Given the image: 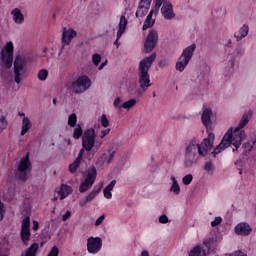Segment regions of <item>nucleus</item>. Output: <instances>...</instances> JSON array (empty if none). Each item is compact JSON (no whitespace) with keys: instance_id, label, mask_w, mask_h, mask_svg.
<instances>
[{"instance_id":"obj_1","label":"nucleus","mask_w":256,"mask_h":256,"mask_svg":"<svg viewBox=\"0 0 256 256\" xmlns=\"http://www.w3.org/2000/svg\"><path fill=\"white\" fill-rule=\"evenodd\" d=\"M251 117H253V113H244L237 127L235 129H233V127H230L227 130L219 145L216 148H214V150L209 154V156H213V158L215 159V157H217V155H219L221 151H225V149H228V147H231V145L234 146L233 151H237V149L241 147L243 141L247 139L245 127H247V125L251 121Z\"/></svg>"},{"instance_id":"obj_2","label":"nucleus","mask_w":256,"mask_h":256,"mask_svg":"<svg viewBox=\"0 0 256 256\" xmlns=\"http://www.w3.org/2000/svg\"><path fill=\"white\" fill-rule=\"evenodd\" d=\"M215 145V134L210 132L208 136L199 143L197 138H193L184 146V167H193L197 163V151L200 157H207V153Z\"/></svg>"},{"instance_id":"obj_3","label":"nucleus","mask_w":256,"mask_h":256,"mask_svg":"<svg viewBox=\"0 0 256 256\" xmlns=\"http://www.w3.org/2000/svg\"><path fill=\"white\" fill-rule=\"evenodd\" d=\"M157 53H152L150 56L145 57L139 63L138 77L140 89L136 91L137 95H143L148 87H151V77L149 76V69L155 63Z\"/></svg>"},{"instance_id":"obj_4","label":"nucleus","mask_w":256,"mask_h":256,"mask_svg":"<svg viewBox=\"0 0 256 256\" xmlns=\"http://www.w3.org/2000/svg\"><path fill=\"white\" fill-rule=\"evenodd\" d=\"M91 87L89 76H79L76 80H70L66 83V89L74 95H81Z\"/></svg>"},{"instance_id":"obj_5","label":"nucleus","mask_w":256,"mask_h":256,"mask_svg":"<svg viewBox=\"0 0 256 256\" xmlns=\"http://www.w3.org/2000/svg\"><path fill=\"white\" fill-rule=\"evenodd\" d=\"M195 49H197V45L191 44L183 50L176 63V71H179L180 73L185 71V68L189 65L191 59H193V55H195Z\"/></svg>"},{"instance_id":"obj_6","label":"nucleus","mask_w":256,"mask_h":256,"mask_svg":"<svg viewBox=\"0 0 256 256\" xmlns=\"http://www.w3.org/2000/svg\"><path fill=\"white\" fill-rule=\"evenodd\" d=\"M155 6L154 11L155 15H159V11L161 9L162 16L167 21H171V19H175V12L173 11V4L169 0H154Z\"/></svg>"},{"instance_id":"obj_7","label":"nucleus","mask_w":256,"mask_h":256,"mask_svg":"<svg viewBox=\"0 0 256 256\" xmlns=\"http://www.w3.org/2000/svg\"><path fill=\"white\" fill-rule=\"evenodd\" d=\"M97 135L95 134V129L88 128L84 131V134L82 135V147L85 149V151H93V147H101L103 145L102 140H98L95 142Z\"/></svg>"},{"instance_id":"obj_8","label":"nucleus","mask_w":256,"mask_h":256,"mask_svg":"<svg viewBox=\"0 0 256 256\" xmlns=\"http://www.w3.org/2000/svg\"><path fill=\"white\" fill-rule=\"evenodd\" d=\"M31 173V162L29 161V152L23 157L16 170V179L25 182L29 179V174Z\"/></svg>"},{"instance_id":"obj_9","label":"nucleus","mask_w":256,"mask_h":256,"mask_svg":"<svg viewBox=\"0 0 256 256\" xmlns=\"http://www.w3.org/2000/svg\"><path fill=\"white\" fill-rule=\"evenodd\" d=\"M97 179V169L92 167L87 170L84 180L81 181L79 186L80 193H87L91 187L95 184Z\"/></svg>"},{"instance_id":"obj_10","label":"nucleus","mask_w":256,"mask_h":256,"mask_svg":"<svg viewBox=\"0 0 256 256\" xmlns=\"http://www.w3.org/2000/svg\"><path fill=\"white\" fill-rule=\"evenodd\" d=\"M1 67L4 69H11L13 66V42H7L1 52Z\"/></svg>"},{"instance_id":"obj_11","label":"nucleus","mask_w":256,"mask_h":256,"mask_svg":"<svg viewBox=\"0 0 256 256\" xmlns=\"http://www.w3.org/2000/svg\"><path fill=\"white\" fill-rule=\"evenodd\" d=\"M215 243V240L213 238H207L203 241L202 244H198L195 247H193L188 256H207V251L211 249V245Z\"/></svg>"},{"instance_id":"obj_12","label":"nucleus","mask_w":256,"mask_h":256,"mask_svg":"<svg viewBox=\"0 0 256 256\" xmlns=\"http://www.w3.org/2000/svg\"><path fill=\"white\" fill-rule=\"evenodd\" d=\"M25 79V61L17 56L14 61V81L19 85Z\"/></svg>"},{"instance_id":"obj_13","label":"nucleus","mask_w":256,"mask_h":256,"mask_svg":"<svg viewBox=\"0 0 256 256\" xmlns=\"http://www.w3.org/2000/svg\"><path fill=\"white\" fill-rule=\"evenodd\" d=\"M20 237L24 245H29V241H31V217L29 216L22 220Z\"/></svg>"},{"instance_id":"obj_14","label":"nucleus","mask_w":256,"mask_h":256,"mask_svg":"<svg viewBox=\"0 0 256 256\" xmlns=\"http://www.w3.org/2000/svg\"><path fill=\"white\" fill-rule=\"evenodd\" d=\"M103 247V239L101 237H89L87 239V251L91 255H97Z\"/></svg>"},{"instance_id":"obj_15","label":"nucleus","mask_w":256,"mask_h":256,"mask_svg":"<svg viewBox=\"0 0 256 256\" xmlns=\"http://www.w3.org/2000/svg\"><path fill=\"white\" fill-rule=\"evenodd\" d=\"M157 41H159V34L156 30H150L144 43L145 53H151L157 47Z\"/></svg>"},{"instance_id":"obj_16","label":"nucleus","mask_w":256,"mask_h":256,"mask_svg":"<svg viewBox=\"0 0 256 256\" xmlns=\"http://www.w3.org/2000/svg\"><path fill=\"white\" fill-rule=\"evenodd\" d=\"M102 189H103V183H101L98 186H94L92 191L89 192L84 198H82L79 201V206L85 207L87 203H91V201H93L95 199V197H97V195H99V193H101Z\"/></svg>"},{"instance_id":"obj_17","label":"nucleus","mask_w":256,"mask_h":256,"mask_svg":"<svg viewBox=\"0 0 256 256\" xmlns=\"http://www.w3.org/2000/svg\"><path fill=\"white\" fill-rule=\"evenodd\" d=\"M252 231L253 228H251V225L247 222H240L234 228V233H236V235H241L242 237H249Z\"/></svg>"},{"instance_id":"obj_18","label":"nucleus","mask_w":256,"mask_h":256,"mask_svg":"<svg viewBox=\"0 0 256 256\" xmlns=\"http://www.w3.org/2000/svg\"><path fill=\"white\" fill-rule=\"evenodd\" d=\"M126 29H127V18L122 15L120 17V22L118 25L117 38L114 42V45L117 47V49H119V45H121V43H119V39L123 37V33H125Z\"/></svg>"},{"instance_id":"obj_19","label":"nucleus","mask_w":256,"mask_h":256,"mask_svg":"<svg viewBox=\"0 0 256 256\" xmlns=\"http://www.w3.org/2000/svg\"><path fill=\"white\" fill-rule=\"evenodd\" d=\"M152 0H141L136 11L137 18H143L147 13H149V7H151Z\"/></svg>"},{"instance_id":"obj_20","label":"nucleus","mask_w":256,"mask_h":256,"mask_svg":"<svg viewBox=\"0 0 256 256\" xmlns=\"http://www.w3.org/2000/svg\"><path fill=\"white\" fill-rule=\"evenodd\" d=\"M74 37H77V32L73 29L63 28L62 33V45H69L73 41Z\"/></svg>"},{"instance_id":"obj_21","label":"nucleus","mask_w":256,"mask_h":256,"mask_svg":"<svg viewBox=\"0 0 256 256\" xmlns=\"http://www.w3.org/2000/svg\"><path fill=\"white\" fill-rule=\"evenodd\" d=\"M247 35H249V25H247V24H243L240 27V29L234 33V37L237 42L243 41V39H245V37H247Z\"/></svg>"},{"instance_id":"obj_22","label":"nucleus","mask_w":256,"mask_h":256,"mask_svg":"<svg viewBox=\"0 0 256 256\" xmlns=\"http://www.w3.org/2000/svg\"><path fill=\"white\" fill-rule=\"evenodd\" d=\"M57 193L60 195V200L63 201V199H67L73 193V189L67 184H62Z\"/></svg>"},{"instance_id":"obj_23","label":"nucleus","mask_w":256,"mask_h":256,"mask_svg":"<svg viewBox=\"0 0 256 256\" xmlns=\"http://www.w3.org/2000/svg\"><path fill=\"white\" fill-rule=\"evenodd\" d=\"M153 15H155V9L152 8L149 12L148 16L146 17L144 24L142 26L143 31H147V29H150V27H153L155 25V18H153Z\"/></svg>"},{"instance_id":"obj_24","label":"nucleus","mask_w":256,"mask_h":256,"mask_svg":"<svg viewBox=\"0 0 256 256\" xmlns=\"http://www.w3.org/2000/svg\"><path fill=\"white\" fill-rule=\"evenodd\" d=\"M12 19L16 25H22V23L25 21V16H23V13L19 8H14L11 11Z\"/></svg>"},{"instance_id":"obj_25","label":"nucleus","mask_w":256,"mask_h":256,"mask_svg":"<svg viewBox=\"0 0 256 256\" xmlns=\"http://www.w3.org/2000/svg\"><path fill=\"white\" fill-rule=\"evenodd\" d=\"M171 185L169 188L170 193L172 195H181V186H179V182L177 181V178L175 176L170 177Z\"/></svg>"},{"instance_id":"obj_26","label":"nucleus","mask_w":256,"mask_h":256,"mask_svg":"<svg viewBox=\"0 0 256 256\" xmlns=\"http://www.w3.org/2000/svg\"><path fill=\"white\" fill-rule=\"evenodd\" d=\"M115 159V150H108V154L104 153L100 157V161H102L103 165H110V163H113V160Z\"/></svg>"},{"instance_id":"obj_27","label":"nucleus","mask_w":256,"mask_h":256,"mask_svg":"<svg viewBox=\"0 0 256 256\" xmlns=\"http://www.w3.org/2000/svg\"><path fill=\"white\" fill-rule=\"evenodd\" d=\"M33 127V123H31V119L29 117H24L22 119V126H21V132L20 135L23 137L24 135H27L29 133V130Z\"/></svg>"},{"instance_id":"obj_28","label":"nucleus","mask_w":256,"mask_h":256,"mask_svg":"<svg viewBox=\"0 0 256 256\" xmlns=\"http://www.w3.org/2000/svg\"><path fill=\"white\" fill-rule=\"evenodd\" d=\"M211 115H213V112L211 111V109L209 108L204 109L201 116V120L203 125H205L206 127H209L211 125Z\"/></svg>"},{"instance_id":"obj_29","label":"nucleus","mask_w":256,"mask_h":256,"mask_svg":"<svg viewBox=\"0 0 256 256\" xmlns=\"http://www.w3.org/2000/svg\"><path fill=\"white\" fill-rule=\"evenodd\" d=\"M243 55V50L237 49L233 53L228 54L227 59L230 67H235V57H241Z\"/></svg>"},{"instance_id":"obj_30","label":"nucleus","mask_w":256,"mask_h":256,"mask_svg":"<svg viewBox=\"0 0 256 256\" xmlns=\"http://www.w3.org/2000/svg\"><path fill=\"white\" fill-rule=\"evenodd\" d=\"M39 251V243H33L31 246L21 254V256H37Z\"/></svg>"},{"instance_id":"obj_31","label":"nucleus","mask_w":256,"mask_h":256,"mask_svg":"<svg viewBox=\"0 0 256 256\" xmlns=\"http://www.w3.org/2000/svg\"><path fill=\"white\" fill-rule=\"evenodd\" d=\"M136 105H137V99L132 98L122 103V109H125L126 111H131V109H133V107H135Z\"/></svg>"},{"instance_id":"obj_32","label":"nucleus","mask_w":256,"mask_h":256,"mask_svg":"<svg viewBox=\"0 0 256 256\" xmlns=\"http://www.w3.org/2000/svg\"><path fill=\"white\" fill-rule=\"evenodd\" d=\"M204 171L207 175H213L215 173V164L212 161H206L204 164Z\"/></svg>"},{"instance_id":"obj_33","label":"nucleus","mask_w":256,"mask_h":256,"mask_svg":"<svg viewBox=\"0 0 256 256\" xmlns=\"http://www.w3.org/2000/svg\"><path fill=\"white\" fill-rule=\"evenodd\" d=\"M83 134H84L83 128L81 127V125L80 124L76 125L73 131V138L80 139L81 137H83Z\"/></svg>"},{"instance_id":"obj_34","label":"nucleus","mask_w":256,"mask_h":256,"mask_svg":"<svg viewBox=\"0 0 256 256\" xmlns=\"http://www.w3.org/2000/svg\"><path fill=\"white\" fill-rule=\"evenodd\" d=\"M81 161L79 159H75L74 162L72 164L69 165V171L70 173H76L77 169H79V165H81Z\"/></svg>"},{"instance_id":"obj_35","label":"nucleus","mask_w":256,"mask_h":256,"mask_svg":"<svg viewBox=\"0 0 256 256\" xmlns=\"http://www.w3.org/2000/svg\"><path fill=\"white\" fill-rule=\"evenodd\" d=\"M37 77L39 81H47V78L49 77V71H47V69H41L39 70Z\"/></svg>"},{"instance_id":"obj_36","label":"nucleus","mask_w":256,"mask_h":256,"mask_svg":"<svg viewBox=\"0 0 256 256\" xmlns=\"http://www.w3.org/2000/svg\"><path fill=\"white\" fill-rule=\"evenodd\" d=\"M68 125L70 127H75L77 125V114L72 113L68 118Z\"/></svg>"},{"instance_id":"obj_37","label":"nucleus","mask_w":256,"mask_h":256,"mask_svg":"<svg viewBox=\"0 0 256 256\" xmlns=\"http://www.w3.org/2000/svg\"><path fill=\"white\" fill-rule=\"evenodd\" d=\"M192 182H193L192 174H187L182 178L183 185H191Z\"/></svg>"},{"instance_id":"obj_38","label":"nucleus","mask_w":256,"mask_h":256,"mask_svg":"<svg viewBox=\"0 0 256 256\" xmlns=\"http://www.w3.org/2000/svg\"><path fill=\"white\" fill-rule=\"evenodd\" d=\"M114 107L115 109H118V111H121V109H123V101L121 100V98H116L114 100Z\"/></svg>"},{"instance_id":"obj_39","label":"nucleus","mask_w":256,"mask_h":256,"mask_svg":"<svg viewBox=\"0 0 256 256\" xmlns=\"http://www.w3.org/2000/svg\"><path fill=\"white\" fill-rule=\"evenodd\" d=\"M222 222L223 218H221V216H218L211 222V227H217V225H221Z\"/></svg>"},{"instance_id":"obj_40","label":"nucleus","mask_w":256,"mask_h":256,"mask_svg":"<svg viewBox=\"0 0 256 256\" xmlns=\"http://www.w3.org/2000/svg\"><path fill=\"white\" fill-rule=\"evenodd\" d=\"M47 256H59V247L53 246Z\"/></svg>"},{"instance_id":"obj_41","label":"nucleus","mask_w":256,"mask_h":256,"mask_svg":"<svg viewBox=\"0 0 256 256\" xmlns=\"http://www.w3.org/2000/svg\"><path fill=\"white\" fill-rule=\"evenodd\" d=\"M100 123L102 127H107L109 125V119H107V115L103 114L101 116Z\"/></svg>"},{"instance_id":"obj_42","label":"nucleus","mask_w":256,"mask_h":256,"mask_svg":"<svg viewBox=\"0 0 256 256\" xmlns=\"http://www.w3.org/2000/svg\"><path fill=\"white\" fill-rule=\"evenodd\" d=\"M92 61L94 63V65H99V63H101V56L98 54V53H95L93 56H92Z\"/></svg>"},{"instance_id":"obj_43","label":"nucleus","mask_w":256,"mask_h":256,"mask_svg":"<svg viewBox=\"0 0 256 256\" xmlns=\"http://www.w3.org/2000/svg\"><path fill=\"white\" fill-rule=\"evenodd\" d=\"M3 217H5V204L0 201V221H3Z\"/></svg>"},{"instance_id":"obj_44","label":"nucleus","mask_w":256,"mask_h":256,"mask_svg":"<svg viewBox=\"0 0 256 256\" xmlns=\"http://www.w3.org/2000/svg\"><path fill=\"white\" fill-rule=\"evenodd\" d=\"M9 248H7V243H0V255H4L3 253H7Z\"/></svg>"},{"instance_id":"obj_45","label":"nucleus","mask_w":256,"mask_h":256,"mask_svg":"<svg viewBox=\"0 0 256 256\" xmlns=\"http://www.w3.org/2000/svg\"><path fill=\"white\" fill-rule=\"evenodd\" d=\"M0 123H2L3 127H7V118L3 116V110H0Z\"/></svg>"},{"instance_id":"obj_46","label":"nucleus","mask_w":256,"mask_h":256,"mask_svg":"<svg viewBox=\"0 0 256 256\" xmlns=\"http://www.w3.org/2000/svg\"><path fill=\"white\" fill-rule=\"evenodd\" d=\"M117 185V180H112L106 187L105 189L108 191H113V187Z\"/></svg>"},{"instance_id":"obj_47","label":"nucleus","mask_w":256,"mask_h":256,"mask_svg":"<svg viewBox=\"0 0 256 256\" xmlns=\"http://www.w3.org/2000/svg\"><path fill=\"white\" fill-rule=\"evenodd\" d=\"M103 221H105V214H102L99 218H97V220L95 221V226L99 227V225H101Z\"/></svg>"},{"instance_id":"obj_48","label":"nucleus","mask_w":256,"mask_h":256,"mask_svg":"<svg viewBox=\"0 0 256 256\" xmlns=\"http://www.w3.org/2000/svg\"><path fill=\"white\" fill-rule=\"evenodd\" d=\"M103 193L106 199H111V197H113V193H111V190H107L106 188H104Z\"/></svg>"},{"instance_id":"obj_49","label":"nucleus","mask_w":256,"mask_h":256,"mask_svg":"<svg viewBox=\"0 0 256 256\" xmlns=\"http://www.w3.org/2000/svg\"><path fill=\"white\" fill-rule=\"evenodd\" d=\"M135 89H137V84L135 82L130 83L128 86V92L132 94L135 91Z\"/></svg>"},{"instance_id":"obj_50","label":"nucleus","mask_w":256,"mask_h":256,"mask_svg":"<svg viewBox=\"0 0 256 256\" xmlns=\"http://www.w3.org/2000/svg\"><path fill=\"white\" fill-rule=\"evenodd\" d=\"M109 133H111V129H105L101 131V135H100V139H104L105 137H107V135H109Z\"/></svg>"},{"instance_id":"obj_51","label":"nucleus","mask_w":256,"mask_h":256,"mask_svg":"<svg viewBox=\"0 0 256 256\" xmlns=\"http://www.w3.org/2000/svg\"><path fill=\"white\" fill-rule=\"evenodd\" d=\"M159 223H169V218L167 217V215H162L159 217Z\"/></svg>"},{"instance_id":"obj_52","label":"nucleus","mask_w":256,"mask_h":256,"mask_svg":"<svg viewBox=\"0 0 256 256\" xmlns=\"http://www.w3.org/2000/svg\"><path fill=\"white\" fill-rule=\"evenodd\" d=\"M85 148L83 147L82 149H80V151H79V154H78V156H77V158L76 159H78V160H80V161H83V155H85Z\"/></svg>"},{"instance_id":"obj_53","label":"nucleus","mask_w":256,"mask_h":256,"mask_svg":"<svg viewBox=\"0 0 256 256\" xmlns=\"http://www.w3.org/2000/svg\"><path fill=\"white\" fill-rule=\"evenodd\" d=\"M71 217V211L67 210L65 214L62 216V221H67Z\"/></svg>"},{"instance_id":"obj_54","label":"nucleus","mask_w":256,"mask_h":256,"mask_svg":"<svg viewBox=\"0 0 256 256\" xmlns=\"http://www.w3.org/2000/svg\"><path fill=\"white\" fill-rule=\"evenodd\" d=\"M33 231H38L39 230V222L33 220Z\"/></svg>"},{"instance_id":"obj_55","label":"nucleus","mask_w":256,"mask_h":256,"mask_svg":"<svg viewBox=\"0 0 256 256\" xmlns=\"http://www.w3.org/2000/svg\"><path fill=\"white\" fill-rule=\"evenodd\" d=\"M158 65L161 69H165V67H167L169 65V63H167L165 61H160Z\"/></svg>"},{"instance_id":"obj_56","label":"nucleus","mask_w":256,"mask_h":256,"mask_svg":"<svg viewBox=\"0 0 256 256\" xmlns=\"http://www.w3.org/2000/svg\"><path fill=\"white\" fill-rule=\"evenodd\" d=\"M106 65H107V61L103 62V63L98 67L99 71L103 70V68L106 67Z\"/></svg>"},{"instance_id":"obj_57","label":"nucleus","mask_w":256,"mask_h":256,"mask_svg":"<svg viewBox=\"0 0 256 256\" xmlns=\"http://www.w3.org/2000/svg\"><path fill=\"white\" fill-rule=\"evenodd\" d=\"M141 256H149V251L143 250V251L141 252Z\"/></svg>"},{"instance_id":"obj_58","label":"nucleus","mask_w":256,"mask_h":256,"mask_svg":"<svg viewBox=\"0 0 256 256\" xmlns=\"http://www.w3.org/2000/svg\"><path fill=\"white\" fill-rule=\"evenodd\" d=\"M233 45V41L232 40H228V42L226 43L225 47H232Z\"/></svg>"},{"instance_id":"obj_59","label":"nucleus","mask_w":256,"mask_h":256,"mask_svg":"<svg viewBox=\"0 0 256 256\" xmlns=\"http://www.w3.org/2000/svg\"><path fill=\"white\" fill-rule=\"evenodd\" d=\"M19 116L23 117V119H25V117H27V116H25V113H21V112H19Z\"/></svg>"},{"instance_id":"obj_60","label":"nucleus","mask_w":256,"mask_h":256,"mask_svg":"<svg viewBox=\"0 0 256 256\" xmlns=\"http://www.w3.org/2000/svg\"><path fill=\"white\" fill-rule=\"evenodd\" d=\"M249 145H250L249 142H248V143H245V144H244V147L247 149V147H249Z\"/></svg>"},{"instance_id":"obj_61","label":"nucleus","mask_w":256,"mask_h":256,"mask_svg":"<svg viewBox=\"0 0 256 256\" xmlns=\"http://www.w3.org/2000/svg\"><path fill=\"white\" fill-rule=\"evenodd\" d=\"M53 104L57 105V99H53Z\"/></svg>"},{"instance_id":"obj_62","label":"nucleus","mask_w":256,"mask_h":256,"mask_svg":"<svg viewBox=\"0 0 256 256\" xmlns=\"http://www.w3.org/2000/svg\"><path fill=\"white\" fill-rule=\"evenodd\" d=\"M68 145H71V139L67 140Z\"/></svg>"},{"instance_id":"obj_63","label":"nucleus","mask_w":256,"mask_h":256,"mask_svg":"<svg viewBox=\"0 0 256 256\" xmlns=\"http://www.w3.org/2000/svg\"><path fill=\"white\" fill-rule=\"evenodd\" d=\"M27 213H31V208H28V209H27Z\"/></svg>"},{"instance_id":"obj_64","label":"nucleus","mask_w":256,"mask_h":256,"mask_svg":"<svg viewBox=\"0 0 256 256\" xmlns=\"http://www.w3.org/2000/svg\"><path fill=\"white\" fill-rule=\"evenodd\" d=\"M53 201H57V196H55V197L53 198Z\"/></svg>"}]
</instances>
